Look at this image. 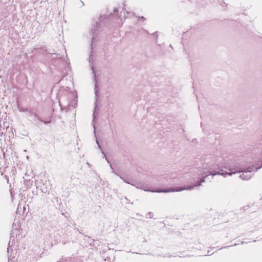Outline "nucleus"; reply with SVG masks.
Instances as JSON below:
<instances>
[{
  "label": "nucleus",
  "instance_id": "nucleus-1",
  "mask_svg": "<svg viewBox=\"0 0 262 262\" xmlns=\"http://www.w3.org/2000/svg\"><path fill=\"white\" fill-rule=\"evenodd\" d=\"M260 167L256 168L255 169V171H256L258 169H259ZM231 172H216V173H212L211 171H208L207 173H203L201 174V176L202 178L201 179V180L196 183L195 184V186H200L201 185V183L204 182V179L206 177H207L210 174H212L213 176L216 175V174H220L222 176H225L226 174L232 176L233 174L235 173L236 172V171H233L232 169H230ZM255 171L254 168L253 167H248L246 169L244 170H237V172H242L243 173L240 175L239 177L244 180H249L251 177H252V172Z\"/></svg>",
  "mask_w": 262,
  "mask_h": 262
},
{
  "label": "nucleus",
  "instance_id": "nucleus-2",
  "mask_svg": "<svg viewBox=\"0 0 262 262\" xmlns=\"http://www.w3.org/2000/svg\"><path fill=\"white\" fill-rule=\"evenodd\" d=\"M195 186V185L193 186H188L187 187H179L177 188H172L169 189H160V190H152L148 189V187L145 185H141L140 186V189L146 191H151L152 192H158V193H166V192H174V191H181L184 190H190L194 188Z\"/></svg>",
  "mask_w": 262,
  "mask_h": 262
},
{
  "label": "nucleus",
  "instance_id": "nucleus-3",
  "mask_svg": "<svg viewBox=\"0 0 262 262\" xmlns=\"http://www.w3.org/2000/svg\"><path fill=\"white\" fill-rule=\"evenodd\" d=\"M124 182H125L126 183H127V184H129L133 186H134L136 187V188H139L140 189V186L141 184H133V183H129L128 182V181H126L125 180H124L123 179Z\"/></svg>",
  "mask_w": 262,
  "mask_h": 262
},
{
  "label": "nucleus",
  "instance_id": "nucleus-4",
  "mask_svg": "<svg viewBox=\"0 0 262 262\" xmlns=\"http://www.w3.org/2000/svg\"><path fill=\"white\" fill-rule=\"evenodd\" d=\"M146 216L148 218H151L153 216V213L149 212L146 214Z\"/></svg>",
  "mask_w": 262,
  "mask_h": 262
},
{
  "label": "nucleus",
  "instance_id": "nucleus-5",
  "mask_svg": "<svg viewBox=\"0 0 262 262\" xmlns=\"http://www.w3.org/2000/svg\"><path fill=\"white\" fill-rule=\"evenodd\" d=\"M59 105L61 107V109H62V103H61V101H59Z\"/></svg>",
  "mask_w": 262,
  "mask_h": 262
},
{
  "label": "nucleus",
  "instance_id": "nucleus-6",
  "mask_svg": "<svg viewBox=\"0 0 262 262\" xmlns=\"http://www.w3.org/2000/svg\"><path fill=\"white\" fill-rule=\"evenodd\" d=\"M127 15H133V14L131 12H126Z\"/></svg>",
  "mask_w": 262,
  "mask_h": 262
},
{
  "label": "nucleus",
  "instance_id": "nucleus-7",
  "mask_svg": "<svg viewBox=\"0 0 262 262\" xmlns=\"http://www.w3.org/2000/svg\"><path fill=\"white\" fill-rule=\"evenodd\" d=\"M42 191L46 193L47 192V190H42Z\"/></svg>",
  "mask_w": 262,
  "mask_h": 262
},
{
  "label": "nucleus",
  "instance_id": "nucleus-8",
  "mask_svg": "<svg viewBox=\"0 0 262 262\" xmlns=\"http://www.w3.org/2000/svg\"><path fill=\"white\" fill-rule=\"evenodd\" d=\"M19 111H21V112H24L25 111V110L24 109H20Z\"/></svg>",
  "mask_w": 262,
  "mask_h": 262
},
{
  "label": "nucleus",
  "instance_id": "nucleus-9",
  "mask_svg": "<svg viewBox=\"0 0 262 262\" xmlns=\"http://www.w3.org/2000/svg\"><path fill=\"white\" fill-rule=\"evenodd\" d=\"M50 121L44 122V123H45V124L49 123H50Z\"/></svg>",
  "mask_w": 262,
  "mask_h": 262
},
{
  "label": "nucleus",
  "instance_id": "nucleus-10",
  "mask_svg": "<svg viewBox=\"0 0 262 262\" xmlns=\"http://www.w3.org/2000/svg\"><path fill=\"white\" fill-rule=\"evenodd\" d=\"M141 19H144V20L145 19L144 17H143V16L141 17Z\"/></svg>",
  "mask_w": 262,
  "mask_h": 262
},
{
  "label": "nucleus",
  "instance_id": "nucleus-11",
  "mask_svg": "<svg viewBox=\"0 0 262 262\" xmlns=\"http://www.w3.org/2000/svg\"><path fill=\"white\" fill-rule=\"evenodd\" d=\"M93 40H94V38L93 37V38H92V42H93V41H94Z\"/></svg>",
  "mask_w": 262,
  "mask_h": 262
},
{
  "label": "nucleus",
  "instance_id": "nucleus-12",
  "mask_svg": "<svg viewBox=\"0 0 262 262\" xmlns=\"http://www.w3.org/2000/svg\"><path fill=\"white\" fill-rule=\"evenodd\" d=\"M94 132H95V126H94Z\"/></svg>",
  "mask_w": 262,
  "mask_h": 262
},
{
  "label": "nucleus",
  "instance_id": "nucleus-13",
  "mask_svg": "<svg viewBox=\"0 0 262 262\" xmlns=\"http://www.w3.org/2000/svg\"><path fill=\"white\" fill-rule=\"evenodd\" d=\"M104 157H105V159H106V156L105 155L104 156Z\"/></svg>",
  "mask_w": 262,
  "mask_h": 262
}]
</instances>
